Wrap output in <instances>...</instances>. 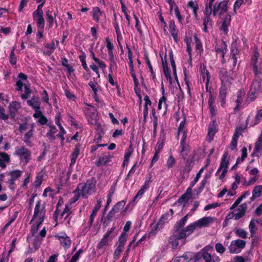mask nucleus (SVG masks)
Segmentation results:
<instances>
[{
	"instance_id": "nucleus-30",
	"label": "nucleus",
	"mask_w": 262,
	"mask_h": 262,
	"mask_svg": "<svg viewBox=\"0 0 262 262\" xmlns=\"http://www.w3.org/2000/svg\"><path fill=\"white\" fill-rule=\"evenodd\" d=\"M115 216V206L112 207L108 214L104 218L103 222V225L105 227L108 226L111 222L113 221V217Z\"/></svg>"
},
{
	"instance_id": "nucleus-64",
	"label": "nucleus",
	"mask_w": 262,
	"mask_h": 262,
	"mask_svg": "<svg viewBox=\"0 0 262 262\" xmlns=\"http://www.w3.org/2000/svg\"><path fill=\"white\" fill-rule=\"evenodd\" d=\"M83 252L82 249H80L77 251L75 254L72 257L70 262H77L78 260L80 254Z\"/></svg>"
},
{
	"instance_id": "nucleus-62",
	"label": "nucleus",
	"mask_w": 262,
	"mask_h": 262,
	"mask_svg": "<svg viewBox=\"0 0 262 262\" xmlns=\"http://www.w3.org/2000/svg\"><path fill=\"white\" fill-rule=\"evenodd\" d=\"M262 192V186L257 185L254 187L252 190V193L255 194L258 198L259 197Z\"/></svg>"
},
{
	"instance_id": "nucleus-32",
	"label": "nucleus",
	"mask_w": 262,
	"mask_h": 262,
	"mask_svg": "<svg viewBox=\"0 0 262 262\" xmlns=\"http://www.w3.org/2000/svg\"><path fill=\"white\" fill-rule=\"evenodd\" d=\"M250 90L251 92L255 91L258 93L261 92L260 80L258 79H254L250 85Z\"/></svg>"
},
{
	"instance_id": "nucleus-59",
	"label": "nucleus",
	"mask_w": 262,
	"mask_h": 262,
	"mask_svg": "<svg viewBox=\"0 0 262 262\" xmlns=\"http://www.w3.org/2000/svg\"><path fill=\"white\" fill-rule=\"evenodd\" d=\"M259 54L257 50H255L254 51L253 55L251 57V62L250 64L252 63H257L258 58L259 57Z\"/></svg>"
},
{
	"instance_id": "nucleus-44",
	"label": "nucleus",
	"mask_w": 262,
	"mask_h": 262,
	"mask_svg": "<svg viewBox=\"0 0 262 262\" xmlns=\"http://www.w3.org/2000/svg\"><path fill=\"white\" fill-rule=\"evenodd\" d=\"M239 53L238 48L236 41L232 42L231 46L230 56H237Z\"/></svg>"
},
{
	"instance_id": "nucleus-52",
	"label": "nucleus",
	"mask_w": 262,
	"mask_h": 262,
	"mask_svg": "<svg viewBox=\"0 0 262 262\" xmlns=\"http://www.w3.org/2000/svg\"><path fill=\"white\" fill-rule=\"evenodd\" d=\"M235 233L237 236L242 238H246L247 233L243 229H237L235 230Z\"/></svg>"
},
{
	"instance_id": "nucleus-15",
	"label": "nucleus",
	"mask_w": 262,
	"mask_h": 262,
	"mask_svg": "<svg viewBox=\"0 0 262 262\" xmlns=\"http://www.w3.org/2000/svg\"><path fill=\"white\" fill-rule=\"evenodd\" d=\"M102 201L101 199H99L97 203L95 204L94 208L93 209L92 213L90 215V221L89 222V225L85 227V229L87 230H90L92 225L93 224L94 219L97 215L98 210L100 209L101 206Z\"/></svg>"
},
{
	"instance_id": "nucleus-40",
	"label": "nucleus",
	"mask_w": 262,
	"mask_h": 262,
	"mask_svg": "<svg viewBox=\"0 0 262 262\" xmlns=\"http://www.w3.org/2000/svg\"><path fill=\"white\" fill-rule=\"evenodd\" d=\"M50 129L46 134L47 137L49 138L50 140H54L56 139L55 134L57 132V129L55 125H51Z\"/></svg>"
},
{
	"instance_id": "nucleus-63",
	"label": "nucleus",
	"mask_w": 262,
	"mask_h": 262,
	"mask_svg": "<svg viewBox=\"0 0 262 262\" xmlns=\"http://www.w3.org/2000/svg\"><path fill=\"white\" fill-rule=\"evenodd\" d=\"M215 248L217 252L221 254H223L226 251L225 247H224L223 245L220 243L215 244Z\"/></svg>"
},
{
	"instance_id": "nucleus-24",
	"label": "nucleus",
	"mask_w": 262,
	"mask_h": 262,
	"mask_svg": "<svg viewBox=\"0 0 262 262\" xmlns=\"http://www.w3.org/2000/svg\"><path fill=\"white\" fill-rule=\"evenodd\" d=\"M20 107V104L18 102L14 101L9 105V112L12 118H14Z\"/></svg>"
},
{
	"instance_id": "nucleus-22",
	"label": "nucleus",
	"mask_w": 262,
	"mask_h": 262,
	"mask_svg": "<svg viewBox=\"0 0 262 262\" xmlns=\"http://www.w3.org/2000/svg\"><path fill=\"white\" fill-rule=\"evenodd\" d=\"M210 94L209 96L208 99V108L209 110V112L211 115V118H213L216 115L215 111H216V106L214 105L215 102V99L213 97L212 92L211 91H209Z\"/></svg>"
},
{
	"instance_id": "nucleus-10",
	"label": "nucleus",
	"mask_w": 262,
	"mask_h": 262,
	"mask_svg": "<svg viewBox=\"0 0 262 262\" xmlns=\"http://www.w3.org/2000/svg\"><path fill=\"white\" fill-rule=\"evenodd\" d=\"M114 229L115 226L114 224H113L112 228L107 231V232L104 234L103 238L98 244L97 246V248L101 249L106 247L109 243L111 242L113 238V236L111 235V234Z\"/></svg>"
},
{
	"instance_id": "nucleus-3",
	"label": "nucleus",
	"mask_w": 262,
	"mask_h": 262,
	"mask_svg": "<svg viewBox=\"0 0 262 262\" xmlns=\"http://www.w3.org/2000/svg\"><path fill=\"white\" fill-rule=\"evenodd\" d=\"M97 181L95 177L88 179L85 183H79L74 191V193L77 191L81 192V196L83 198H88L96 191Z\"/></svg>"
},
{
	"instance_id": "nucleus-1",
	"label": "nucleus",
	"mask_w": 262,
	"mask_h": 262,
	"mask_svg": "<svg viewBox=\"0 0 262 262\" xmlns=\"http://www.w3.org/2000/svg\"><path fill=\"white\" fill-rule=\"evenodd\" d=\"M229 0H223L220 2H216L213 5V9L205 8L204 17H210L212 14L214 17L217 15L222 20L221 25L219 27L220 31L225 35H228L229 27L231 21V15L228 13V5Z\"/></svg>"
},
{
	"instance_id": "nucleus-31",
	"label": "nucleus",
	"mask_w": 262,
	"mask_h": 262,
	"mask_svg": "<svg viewBox=\"0 0 262 262\" xmlns=\"http://www.w3.org/2000/svg\"><path fill=\"white\" fill-rule=\"evenodd\" d=\"M0 167L2 168L6 167V162H9L10 161V156L3 152H0Z\"/></svg>"
},
{
	"instance_id": "nucleus-37",
	"label": "nucleus",
	"mask_w": 262,
	"mask_h": 262,
	"mask_svg": "<svg viewBox=\"0 0 262 262\" xmlns=\"http://www.w3.org/2000/svg\"><path fill=\"white\" fill-rule=\"evenodd\" d=\"M196 227H197V226H195V223L193 222L183 229V231H184V232L185 234L184 239L194 231ZM183 239H184V238Z\"/></svg>"
},
{
	"instance_id": "nucleus-48",
	"label": "nucleus",
	"mask_w": 262,
	"mask_h": 262,
	"mask_svg": "<svg viewBox=\"0 0 262 262\" xmlns=\"http://www.w3.org/2000/svg\"><path fill=\"white\" fill-rule=\"evenodd\" d=\"M174 10L176 17L177 18L179 23L181 25H183V20L184 19V17H183L181 14L179 8L178 6H176V7L174 8Z\"/></svg>"
},
{
	"instance_id": "nucleus-53",
	"label": "nucleus",
	"mask_w": 262,
	"mask_h": 262,
	"mask_svg": "<svg viewBox=\"0 0 262 262\" xmlns=\"http://www.w3.org/2000/svg\"><path fill=\"white\" fill-rule=\"evenodd\" d=\"M176 161L173 157L171 155L168 158L167 163H166V167L170 169L172 168L174 165L175 164Z\"/></svg>"
},
{
	"instance_id": "nucleus-60",
	"label": "nucleus",
	"mask_w": 262,
	"mask_h": 262,
	"mask_svg": "<svg viewBox=\"0 0 262 262\" xmlns=\"http://www.w3.org/2000/svg\"><path fill=\"white\" fill-rule=\"evenodd\" d=\"M64 94L67 98L70 101H75L76 100V96L71 93L69 90L66 89L64 90Z\"/></svg>"
},
{
	"instance_id": "nucleus-45",
	"label": "nucleus",
	"mask_w": 262,
	"mask_h": 262,
	"mask_svg": "<svg viewBox=\"0 0 262 262\" xmlns=\"http://www.w3.org/2000/svg\"><path fill=\"white\" fill-rule=\"evenodd\" d=\"M79 59L82 63L83 68L88 72H90V69L88 68L86 62V54L82 52V54L79 56Z\"/></svg>"
},
{
	"instance_id": "nucleus-4",
	"label": "nucleus",
	"mask_w": 262,
	"mask_h": 262,
	"mask_svg": "<svg viewBox=\"0 0 262 262\" xmlns=\"http://www.w3.org/2000/svg\"><path fill=\"white\" fill-rule=\"evenodd\" d=\"M91 108L92 111L91 114L89 115L88 113H86V117L89 123L92 125L93 128L96 130L97 134V137H95L96 138V140L97 142H99L101 140L104 132L102 128V124L98 122V116L95 107L92 106Z\"/></svg>"
},
{
	"instance_id": "nucleus-35",
	"label": "nucleus",
	"mask_w": 262,
	"mask_h": 262,
	"mask_svg": "<svg viewBox=\"0 0 262 262\" xmlns=\"http://www.w3.org/2000/svg\"><path fill=\"white\" fill-rule=\"evenodd\" d=\"M115 186V182H114V183H113V184L112 185V187H111V189L110 190L109 193L107 195L106 204V205H105V207H104V208L103 209L102 220L103 219V216H104V214L106 213V211L107 210L108 206L109 205V204H110V203L112 201L111 198H112V197L113 196V195L114 194V189H113V186Z\"/></svg>"
},
{
	"instance_id": "nucleus-16",
	"label": "nucleus",
	"mask_w": 262,
	"mask_h": 262,
	"mask_svg": "<svg viewBox=\"0 0 262 262\" xmlns=\"http://www.w3.org/2000/svg\"><path fill=\"white\" fill-rule=\"evenodd\" d=\"M169 31L172 36L174 41L178 43L179 41L178 38L179 30L177 29L173 20H170L169 21Z\"/></svg>"
},
{
	"instance_id": "nucleus-12",
	"label": "nucleus",
	"mask_w": 262,
	"mask_h": 262,
	"mask_svg": "<svg viewBox=\"0 0 262 262\" xmlns=\"http://www.w3.org/2000/svg\"><path fill=\"white\" fill-rule=\"evenodd\" d=\"M55 237L58 239L60 244L66 250L70 247L72 243L71 238L65 232H61L60 235H55Z\"/></svg>"
},
{
	"instance_id": "nucleus-25",
	"label": "nucleus",
	"mask_w": 262,
	"mask_h": 262,
	"mask_svg": "<svg viewBox=\"0 0 262 262\" xmlns=\"http://www.w3.org/2000/svg\"><path fill=\"white\" fill-rule=\"evenodd\" d=\"M27 103L33 110L40 108L41 102L38 97L33 96L30 100L27 101Z\"/></svg>"
},
{
	"instance_id": "nucleus-55",
	"label": "nucleus",
	"mask_w": 262,
	"mask_h": 262,
	"mask_svg": "<svg viewBox=\"0 0 262 262\" xmlns=\"http://www.w3.org/2000/svg\"><path fill=\"white\" fill-rule=\"evenodd\" d=\"M80 147L81 144L80 143H77L76 145H75L74 151L72 153L71 157H73L77 158L78 155H79Z\"/></svg>"
},
{
	"instance_id": "nucleus-28",
	"label": "nucleus",
	"mask_w": 262,
	"mask_h": 262,
	"mask_svg": "<svg viewBox=\"0 0 262 262\" xmlns=\"http://www.w3.org/2000/svg\"><path fill=\"white\" fill-rule=\"evenodd\" d=\"M105 45L107 49L109 58L111 61L114 59L113 49L114 45L108 37L105 38Z\"/></svg>"
},
{
	"instance_id": "nucleus-43",
	"label": "nucleus",
	"mask_w": 262,
	"mask_h": 262,
	"mask_svg": "<svg viewBox=\"0 0 262 262\" xmlns=\"http://www.w3.org/2000/svg\"><path fill=\"white\" fill-rule=\"evenodd\" d=\"M246 205L244 204H242L240 207L242 208V210H239V209H238V210H239V212L237 213H235L234 212V219L235 220H238L241 217H242L245 213V208H246Z\"/></svg>"
},
{
	"instance_id": "nucleus-46",
	"label": "nucleus",
	"mask_w": 262,
	"mask_h": 262,
	"mask_svg": "<svg viewBox=\"0 0 262 262\" xmlns=\"http://www.w3.org/2000/svg\"><path fill=\"white\" fill-rule=\"evenodd\" d=\"M15 47H13L11 51L9 56V62L12 65H15L17 62V57L15 55Z\"/></svg>"
},
{
	"instance_id": "nucleus-7",
	"label": "nucleus",
	"mask_w": 262,
	"mask_h": 262,
	"mask_svg": "<svg viewBox=\"0 0 262 262\" xmlns=\"http://www.w3.org/2000/svg\"><path fill=\"white\" fill-rule=\"evenodd\" d=\"M46 204L43 203L42 204H41V200H38L35 205L34 214L33 215L32 219L30 221V224H31L32 222L38 216H39L38 219L40 220L44 221L46 219Z\"/></svg>"
},
{
	"instance_id": "nucleus-14",
	"label": "nucleus",
	"mask_w": 262,
	"mask_h": 262,
	"mask_svg": "<svg viewBox=\"0 0 262 262\" xmlns=\"http://www.w3.org/2000/svg\"><path fill=\"white\" fill-rule=\"evenodd\" d=\"M46 19L48 23V26L49 29L53 27L54 24H56V27H57L58 24L55 17H53V9L52 8H48L45 11Z\"/></svg>"
},
{
	"instance_id": "nucleus-61",
	"label": "nucleus",
	"mask_w": 262,
	"mask_h": 262,
	"mask_svg": "<svg viewBox=\"0 0 262 262\" xmlns=\"http://www.w3.org/2000/svg\"><path fill=\"white\" fill-rule=\"evenodd\" d=\"M249 229L251 233V236H252L255 233L256 229L255 228V222L254 220H251L249 225Z\"/></svg>"
},
{
	"instance_id": "nucleus-6",
	"label": "nucleus",
	"mask_w": 262,
	"mask_h": 262,
	"mask_svg": "<svg viewBox=\"0 0 262 262\" xmlns=\"http://www.w3.org/2000/svg\"><path fill=\"white\" fill-rule=\"evenodd\" d=\"M13 155L18 157L20 161L23 162L25 166L31 160V152L24 145L20 147H16Z\"/></svg>"
},
{
	"instance_id": "nucleus-29",
	"label": "nucleus",
	"mask_w": 262,
	"mask_h": 262,
	"mask_svg": "<svg viewBox=\"0 0 262 262\" xmlns=\"http://www.w3.org/2000/svg\"><path fill=\"white\" fill-rule=\"evenodd\" d=\"M187 7L192 9L193 14L196 20L199 19L198 11L199 10V5L196 1H190L187 3Z\"/></svg>"
},
{
	"instance_id": "nucleus-49",
	"label": "nucleus",
	"mask_w": 262,
	"mask_h": 262,
	"mask_svg": "<svg viewBox=\"0 0 262 262\" xmlns=\"http://www.w3.org/2000/svg\"><path fill=\"white\" fill-rule=\"evenodd\" d=\"M244 3V0H235L233 5V13L232 15H234L237 13V9H239L240 7Z\"/></svg>"
},
{
	"instance_id": "nucleus-18",
	"label": "nucleus",
	"mask_w": 262,
	"mask_h": 262,
	"mask_svg": "<svg viewBox=\"0 0 262 262\" xmlns=\"http://www.w3.org/2000/svg\"><path fill=\"white\" fill-rule=\"evenodd\" d=\"M218 131V124L215 119L212 120L209 124L208 129V136L210 138V140H212L215 134Z\"/></svg>"
},
{
	"instance_id": "nucleus-27",
	"label": "nucleus",
	"mask_w": 262,
	"mask_h": 262,
	"mask_svg": "<svg viewBox=\"0 0 262 262\" xmlns=\"http://www.w3.org/2000/svg\"><path fill=\"white\" fill-rule=\"evenodd\" d=\"M212 221V218L210 216L203 217L196 222H194L195 226L201 228L207 226Z\"/></svg>"
},
{
	"instance_id": "nucleus-33",
	"label": "nucleus",
	"mask_w": 262,
	"mask_h": 262,
	"mask_svg": "<svg viewBox=\"0 0 262 262\" xmlns=\"http://www.w3.org/2000/svg\"><path fill=\"white\" fill-rule=\"evenodd\" d=\"M32 17L36 23L37 28H45V20L43 15H32Z\"/></svg>"
},
{
	"instance_id": "nucleus-9",
	"label": "nucleus",
	"mask_w": 262,
	"mask_h": 262,
	"mask_svg": "<svg viewBox=\"0 0 262 262\" xmlns=\"http://www.w3.org/2000/svg\"><path fill=\"white\" fill-rule=\"evenodd\" d=\"M246 246V242L242 239H238L231 241L229 247L230 253H238L241 249H244Z\"/></svg>"
},
{
	"instance_id": "nucleus-57",
	"label": "nucleus",
	"mask_w": 262,
	"mask_h": 262,
	"mask_svg": "<svg viewBox=\"0 0 262 262\" xmlns=\"http://www.w3.org/2000/svg\"><path fill=\"white\" fill-rule=\"evenodd\" d=\"M133 16L136 20L135 27H136V29L137 30L138 32L139 33V34L142 35L143 34V31L141 29V27L140 24L139 19L135 13H134Z\"/></svg>"
},
{
	"instance_id": "nucleus-11",
	"label": "nucleus",
	"mask_w": 262,
	"mask_h": 262,
	"mask_svg": "<svg viewBox=\"0 0 262 262\" xmlns=\"http://www.w3.org/2000/svg\"><path fill=\"white\" fill-rule=\"evenodd\" d=\"M200 75L202 76L203 80L205 82V89L207 92H208V85L211 78L210 72L206 68V65L205 63H201L200 66Z\"/></svg>"
},
{
	"instance_id": "nucleus-42",
	"label": "nucleus",
	"mask_w": 262,
	"mask_h": 262,
	"mask_svg": "<svg viewBox=\"0 0 262 262\" xmlns=\"http://www.w3.org/2000/svg\"><path fill=\"white\" fill-rule=\"evenodd\" d=\"M23 172V171L19 169H16L10 171L8 174L10 177V178L16 180L21 176Z\"/></svg>"
},
{
	"instance_id": "nucleus-21",
	"label": "nucleus",
	"mask_w": 262,
	"mask_h": 262,
	"mask_svg": "<svg viewBox=\"0 0 262 262\" xmlns=\"http://www.w3.org/2000/svg\"><path fill=\"white\" fill-rule=\"evenodd\" d=\"M227 94V87L225 85H222L219 89V101L221 102L222 107L225 106Z\"/></svg>"
},
{
	"instance_id": "nucleus-23",
	"label": "nucleus",
	"mask_w": 262,
	"mask_h": 262,
	"mask_svg": "<svg viewBox=\"0 0 262 262\" xmlns=\"http://www.w3.org/2000/svg\"><path fill=\"white\" fill-rule=\"evenodd\" d=\"M127 241V234L122 233L119 238V245L116 249V255L117 253L119 254L122 251L124 246Z\"/></svg>"
},
{
	"instance_id": "nucleus-17",
	"label": "nucleus",
	"mask_w": 262,
	"mask_h": 262,
	"mask_svg": "<svg viewBox=\"0 0 262 262\" xmlns=\"http://www.w3.org/2000/svg\"><path fill=\"white\" fill-rule=\"evenodd\" d=\"M214 51L216 54H219L220 53H222V60L221 62L222 64L225 63V55L228 51L227 45L226 42L222 40L221 43V47H215L214 48Z\"/></svg>"
},
{
	"instance_id": "nucleus-54",
	"label": "nucleus",
	"mask_w": 262,
	"mask_h": 262,
	"mask_svg": "<svg viewBox=\"0 0 262 262\" xmlns=\"http://www.w3.org/2000/svg\"><path fill=\"white\" fill-rule=\"evenodd\" d=\"M180 147H181V154L186 152L185 154V156H187V154L189 152V146L188 145L186 144V142H184V140L181 141L180 142Z\"/></svg>"
},
{
	"instance_id": "nucleus-36",
	"label": "nucleus",
	"mask_w": 262,
	"mask_h": 262,
	"mask_svg": "<svg viewBox=\"0 0 262 262\" xmlns=\"http://www.w3.org/2000/svg\"><path fill=\"white\" fill-rule=\"evenodd\" d=\"M262 150V135L259 136L255 143V147L253 149V154H260Z\"/></svg>"
},
{
	"instance_id": "nucleus-8",
	"label": "nucleus",
	"mask_w": 262,
	"mask_h": 262,
	"mask_svg": "<svg viewBox=\"0 0 262 262\" xmlns=\"http://www.w3.org/2000/svg\"><path fill=\"white\" fill-rule=\"evenodd\" d=\"M229 159L230 156L229 155L228 151H224L221 158V160L220 164L221 167L223 168V170L222 171V173L219 177V179L220 180H222L223 178H224L228 171V168L229 165Z\"/></svg>"
},
{
	"instance_id": "nucleus-20",
	"label": "nucleus",
	"mask_w": 262,
	"mask_h": 262,
	"mask_svg": "<svg viewBox=\"0 0 262 262\" xmlns=\"http://www.w3.org/2000/svg\"><path fill=\"white\" fill-rule=\"evenodd\" d=\"M193 255L194 254L191 252H186L184 253L182 256L177 257L174 261V262H190L193 261Z\"/></svg>"
},
{
	"instance_id": "nucleus-38",
	"label": "nucleus",
	"mask_w": 262,
	"mask_h": 262,
	"mask_svg": "<svg viewBox=\"0 0 262 262\" xmlns=\"http://www.w3.org/2000/svg\"><path fill=\"white\" fill-rule=\"evenodd\" d=\"M194 39L195 43V49L198 53L201 54L203 52L202 42L201 39L197 36V35H194Z\"/></svg>"
},
{
	"instance_id": "nucleus-58",
	"label": "nucleus",
	"mask_w": 262,
	"mask_h": 262,
	"mask_svg": "<svg viewBox=\"0 0 262 262\" xmlns=\"http://www.w3.org/2000/svg\"><path fill=\"white\" fill-rule=\"evenodd\" d=\"M97 83H94L92 81H90L89 83V85L92 88L93 92H94V98L96 101H98L97 98Z\"/></svg>"
},
{
	"instance_id": "nucleus-13",
	"label": "nucleus",
	"mask_w": 262,
	"mask_h": 262,
	"mask_svg": "<svg viewBox=\"0 0 262 262\" xmlns=\"http://www.w3.org/2000/svg\"><path fill=\"white\" fill-rule=\"evenodd\" d=\"M171 217V214H169V212H166L165 213L163 214L159 219L158 223L155 225L154 228L152 229L151 232H155L157 230L162 229L163 227L164 224L166 223H167L168 220H169Z\"/></svg>"
},
{
	"instance_id": "nucleus-56",
	"label": "nucleus",
	"mask_w": 262,
	"mask_h": 262,
	"mask_svg": "<svg viewBox=\"0 0 262 262\" xmlns=\"http://www.w3.org/2000/svg\"><path fill=\"white\" fill-rule=\"evenodd\" d=\"M31 93V90L27 85H25V92L21 95V98L26 100L28 98L29 95Z\"/></svg>"
},
{
	"instance_id": "nucleus-50",
	"label": "nucleus",
	"mask_w": 262,
	"mask_h": 262,
	"mask_svg": "<svg viewBox=\"0 0 262 262\" xmlns=\"http://www.w3.org/2000/svg\"><path fill=\"white\" fill-rule=\"evenodd\" d=\"M184 41L186 44V52L188 53V55H192V48L191 46V39L186 37L184 39Z\"/></svg>"
},
{
	"instance_id": "nucleus-41",
	"label": "nucleus",
	"mask_w": 262,
	"mask_h": 262,
	"mask_svg": "<svg viewBox=\"0 0 262 262\" xmlns=\"http://www.w3.org/2000/svg\"><path fill=\"white\" fill-rule=\"evenodd\" d=\"M102 15V12L99 8L96 7L93 9V19L98 23L99 21L100 16Z\"/></svg>"
},
{
	"instance_id": "nucleus-19",
	"label": "nucleus",
	"mask_w": 262,
	"mask_h": 262,
	"mask_svg": "<svg viewBox=\"0 0 262 262\" xmlns=\"http://www.w3.org/2000/svg\"><path fill=\"white\" fill-rule=\"evenodd\" d=\"M166 54H165L164 59H163L162 55L160 54V57L162 60L163 71L166 79L168 81L170 82V83H172V80L170 74L169 72V69L168 67L167 62L166 60Z\"/></svg>"
},
{
	"instance_id": "nucleus-47",
	"label": "nucleus",
	"mask_w": 262,
	"mask_h": 262,
	"mask_svg": "<svg viewBox=\"0 0 262 262\" xmlns=\"http://www.w3.org/2000/svg\"><path fill=\"white\" fill-rule=\"evenodd\" d=\"M110 157L108 156L101 157L99 158L98 161L97 162L96 165L97 166L105 165L107 162L110 161Z\"/></svg>"
},
{
	"instance_id": "nucleus-26",
	"label": "nucleus",
	"mask_w": 262,
	"mask_h": 262,
	"mask_svg": "<svg viewBox=\"0 0 262 262\" xmlns=\"http://www.w3.org/2000/svg\"><path fill=\"white\" fill-rule=\"evenodd\" d=\"M245 95V92L244 90H239L237 93V99L235 101L236 105L234 107V111H238L241 107V105L243 101V99Z\"/></svg>"
},
{
	"instance_id": "nucleus-5",
	"label": "nucleus",
	"mask_w": 262,
	"mask_h": 262,
	"mask_svg": "<svg viewBox=\"0 0 262 262\" xmlns=\"http://www.w3.org/2000/svg\"><path fill=\"white\" fill-rule=\"evenodd\" d=\"M209 248L206 246L193 255V262H220L219 256L215 254L211 255L208 252Z\"/></svg>"
},
{
	"instance_id": "nucleus-39",
	"label": "nucleus",
	"mask_w": 262,
	"mask_h": 262,
	"mask_svg": "<svg viewBox=\"0 0 262 262\" xmlns=\"http://www.w3.org/2000/svg\"><path fill=\"white\" fill-rule=\"evenodd\" d=\"M44 221L38 220L36 223L33 224L30 229V232L32 235H34L36 234L39 228H40L41 225L43 223Z\"/></svg>"
},
{
	"instance_id": "nucleus-34",
	"label": "nucleus",
	"mask_w": 262,
	"mask_h": 262,
	"mask_svg": "<svg viewBox=\"0 0 262 262\" xmlns=\"http://www.w3.org/2000/svg\"><path fill=\"white\" fill-rule=\"evenodd\" d=\"M262 121V108L257 110L254 119L252 121L251 126H254Z\"/></svg>"
},
{
	"instance_id": "nucleus-51",
	"label": "nucleus",
	"mask_w": 262,
	"mask_h": 262,
	"mask_svg": "<svg viewBox=\"0 0 262 262\" xmlns=\"http://www.w3.org/2000/svg\"><path fill=\"white\" fill-rule=\"evenodd\" d=\"M259 93L257 92V91H251V90H249V91L248 92V98L250 100V102H252L254 101L256 98L257 97L258 94Z\"/></svg>"
},
{
	"instance_id": "nucleus-2",
	"label": "nucleus",
	"mask_w": 262,
	"mask_h": 262,
	"mask_svg": "<svg viewBox=\"0 0 262 262\" xmlns=\"http://www.w3.org/2000/svg\"><path fill=\"white\" fill-rule=\"evenodd\" d=\"M188 214L183 217L180 220L178 221L174 225L173 230L170 235L168 241L171 245L172 248L176 249L179 246L180 239L185 238V234L184 232V226L187 223Z\"/></svg>"
}]
</instances>
